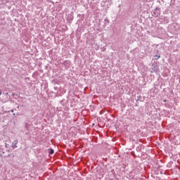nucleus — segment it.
<instances>
[{
  "label": "nucleus",
  "instance_id": "obj_1",
  "mask_svg": "<svg viewBox=\"0 0 180 180\" xmlns=\"http://www.w3.org/2000/svg\"><path fill=\"white\" fill-rule=\"evenodd\" d=\"M153 13H154V15L157 17V16H160L161 12L160 11V9L155 8Z\"/></svg>",
  "mask_w": 180,
  "mask_h": 180
},
{
  "label": "nucleus",
  "instance_id": "obj_2",
  "mask_svg": "<svg viewBox=\"0 0 180 180\" xmlns=\"http://www.w3.org/2000/svg\"><path fill=\"white\" fill-rule=\"evenodd\" d=\"M49 154H54V150L50 149Z\"/></svg>",
  "mask_w": 180,
  "mask_h": 180
},
{
  "label": "nucleus",
  "instance_id": "obj_3",
  "mask_svg": "<svg viewBox=\"0 0 180 180\" xmlns=\"http://www.w3.org/2000/svg\"><path fill=\"white\" fill-rule=\"evenodd\" d=\"M155 57H156L157 58H160L161 56L156 55Z\"/></svg>",
  "mask_w": 180,
  "mask_h": 180
},
{
  "label": "nucleus",
  "instance_id": "obj_4",
  "mask_svg": "<svg viewBox=\"0 0 180 180\" xmlns=\"http://www.w3.org/2000/svg\"><path fill=\"white\" fill-rule=\"evenodd\" d=\"M2 95V91L0 89V96Z\"/></svg>",
  "mask_w": 180,
  "mask_h": 180
},
{
  "label": "nucleus",
  "instance_id": "obj_5",
  "mask_svg": "<svg viewBox=\"0 0 180 180\" xmlns=\"http://www.w3.org/2000/svg\"><path fill=\"white\" fill-rule=\"evenodd\" d=\"M108 1H112V0H108Z\"/></svg>",
  "mask_w": 180,
  "mask_h": 180
}]
</instances>
